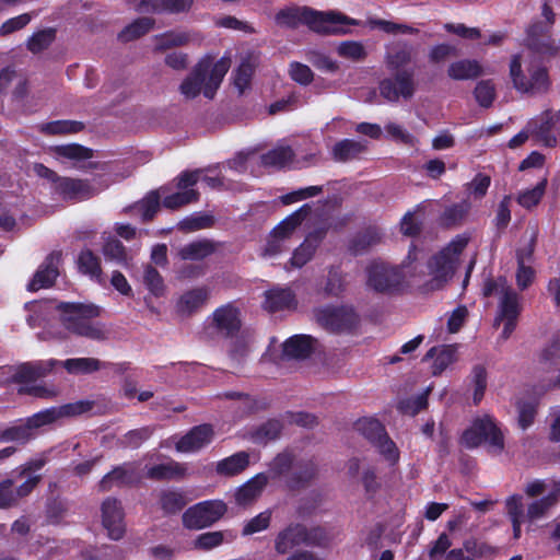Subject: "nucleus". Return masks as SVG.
Returning <instances> with one entry per match:
<instances>
[{
	"mask_svg": "<svg viewBox=\"0 0 560 560\" xmlns=\"http://www.w3.org/2000/svg\"><path fill=\"white\" fill-rule=\"evenodd\" d=\"M527 47L513 55L509 63V77L513 88L521 94L536 95L549 88V75L542 55L558 47L547 30L534 25L528 31Z\"/></svg>",
	"mask_w": 560,
	"mask_h": 560,
	"instance_id": "1",
	"label": "nucleus"
},
{
	"mask_svg": "<svg viewBox=\"0 0 560 560\" xmlns=\"http://www.w3.org/2000/svg\"><path fill=\"white\" fill-rule=\"evenodd\" d=\"M417 253L410 250L399 267L381 260L371 261L365 268L366 287L380 293H394L405 284L418 282L422 270L419 269Z\"/></svg>",
	"mask_w": 560,
	"mask_h": 560,
	"instance_id": "2",
	"label": "nucleus"
},
{
	"mask_svg": "<svg viewBox=\"0 0 560 560\" xmlns=\"http://www.w3.org/2000/svg\"><path fill=\"white\" fill-rule=\"evenodd\" d=\"M277 23L282 26L295 27L307 25L312 31L320 34H345L349 26L359 25L360 22L338 11H316L307 7L289 8L277 14Z\"/></svg>",
	"mask_w": 560,
	"mask_h": 560,
	"instance_id": "3",
	"label": "nucleus"
},
{
	"mask_svg": "<svg viewBox=\"0 0 560 560\" xmlns=\"http://www.w3.org/2000/svg\"><path fill=\"white\" fill-rule=\"evenodd\" d=\"M59 320L71 334L92 340H104L108 330L97 320L103 308L94 303L61 302L56 305Z\"/></svg>",
	"mask_w": 560,
	"mask_h": 560,
	"instance_id": "4",
	"label": "nucleus"
},
{
	"mask_svg": "<svg viewBox=\"0 0 560 560\" xmlns=\"http://www.w3.org/2000/svg\"><path fill=\"white\" fill-rule=\"evenodd\" d=\"M230 67L229 57L213 60L212 57L205 56L180 83V94L187 100H192L200 93L207 98H213Z\"/></svg>",
	"mask_w": 560,
	"mask_h": 560,
	"instance_id": "5",
	"label": "nucleus"
},
{
	"mask_svg": "<svg viewBox=\"0 0 560 560\" xmlns=\"http://www.w3.org/2000/svg\"><path fill=\"white\" fill-rule=\"evenodd\" d=\"M57 364H60L70 374H90L98 371L103 364L95 358H73L65 361L46 360L23 363L18 366H7L2 370L8 373V381L27 383L47 375Z\"/></svg>",
	"mask_w": 560,
	"mask_h": 560,
	"instance_id": "6",
	"label": "nucleus"
},
{
	"mask_svg": "<svg viewBox=\"0 0 560 560\" xmlns=\"http://www.w3.org/2000/svg\"><path fill=\"white\" fill-rule=\"evenodd\" d=\"M483 294L486 296L497 295L499 298L495 325L503 324L501 339H509L516 327L517 317L521 312L518 294L508 284L504 278L487 281L483 287Z\"/></svg>",
	"mask_w": 560,
	"mask_h": 560,
	"instance_id": "7",
	"label": "nucleus"
},
{
	"mask_svg": "<svg viewBox=\"0 0 560 560\" xmlns=\"http://www.w3.org/2000/svg\"><path fill=\"white\" fill-rule=\"evenodd\" d=\"M468 244L466 235H457L428 262L427 285L431 290L442 288L454 275L460 261V255Z\"/></svg>",
	"mask_w": 560,
	"mask_h": 560,
	"instance_id": "8",
	"label": "nucleus"
},
{
	"mask_svg": "<svg viewBox=\"0 0 560 560\" xmlns=\"http://www.w3.org/2000/svg\"><path fill=\"white\" fill-rule=\"evenodd\" d=\"M86 409L88 405L85 402H77L69 404L60 408H50L39 411L30 417L25 422L4 430L1 434V439L3 441H15L24 443L31 438V431L33 429L51 423L63 416L81 413Z\"/></svg>",
	"mask_w": 560,
	"mask_h": 560,
	"instance_id": "9",
	"label": "nucleus"
},
{
	"mask_svg": "<svg viewBox=\"0 0 560 560\" xmlns=\"http://www.w3.org/2000/svg\"><path fill=\"white\" fill-rule=\"evenodd\" d=\"M557 504L553 495L549 493L544 498L536 499L532 501L526 511H524V506L522 503V498L518 495L510 497L506 500V511L510 517V521L513 526V536L515 539H518L522 534V525L524 523L533 524L539 520L545 518L550 509Z\"/></svg>",
	"mask_w": 560,
	"mask_h": 560,
	"instance_id": "10",
	"label": "nucleus"
},
{
	"mask_svg": "<svg viewBox=\"0 0 560 560\" xmlns=\"http://www.w3.org/2000/svg\"><path fill=\"white\" fill-rule=\"evenodd\" d=\"M462 441L467 447H476L486 443L488 451L493 455H500L504 450L503 432L493 418L488 415L476 418L463 433Z\"/></svg>",
	"mask_w": 560,
	"mask_h": 560,
	"instance_id": "11",
	"label": "nucleus"
},
{
	"mask_svg": "<svg viewBox=\"0 0 560 560\" xmlns=\"http://www.w3.org/2000/svg\"><path fill=\"white\" fill-rule=\"evenodd\" d=\"M310 210L311 207L304 205L277 224L270 232L261 255L266 258H273L285 252L290 240L306 219Z\"/></svg>",
	"mask_w": 560,
	"mask_h": 560,
	"instance_id": "12",
	"label": "nucleus"
},
{
	"mask_svg": "<svg viewBox=\"0 0 560 560\" xmlns=\"http://www.w3.org/2000/svg\"><path fill=\"white\" fill-rule=\"evenodd\" d=\"M199 170L184 172L176 178V191L170 192L167 187H161L160 190H164L162 205L167 209L175 210L198 200L199 192L194 189V186L199 182Z\"/></svg>",
	"mask_w": 560,
	"mask_h": 560,
	"instance_id": "13",
	"label": "nucleus"
},
{
	"mask_svg": "<svg viewBox=\"0 0 560 560\" xmlns=\"http://www.w3.org/2000/svg\"><path fill=\"white\" fill-rule=\"evenodd\" d=\"M226 512V504L221 500H209L195 504L183 514L187 528L200 529L219 521Z\"/></svg>",
	"mask_w": 560,
	"mask_h": 560,
	"instance_id": "14",
	"label": "nucleus"
},
{
	"mask_svg": "<svg viewBox=\"0 0 560 560\" xmlns=\"http://www.w3.org/2000/svg\"><path fill=\"white\" fill-rule=\"evenodd\" d=\"M316 320L330 331H348L354 328L359 317L351 306H326L315 313Z\"/></svg>",
	"mask_w": 560,
	"mask_h": 560,
	"instance_id": "15",
	"label": "nucleus"
},
{
	"mask_svg": "<svg viewBox=\"0 0 560 560\" xmlns=\"http://www.w3.org/2000/svg\"><path fill=\"white\" fill-rule=\"evenodd\" d=\"M416 91L413 72L404 70L394 79H384L380 83V93L388 102H397L400 97L411 98Z\"/></svg>",
	"mask_w": 560,
	"mask_h": 560,
	"instance_id": "16",
	"label": "nucleus"
},
{
	"mask_svg": "<svg viewBox=\"0 0 560 560\" xmlns=\"http://www.w3.org/2000/svg\"><path fill=\"white\" fill-rule=\"evenodd\" d=\"M102 523L109 538L118 540L125 533L124 515L119 502L106 499L102 504Z\"/></svg>",
	"mask_w": 560,
	"mask_h": 560,
	"instance_id": "17",
	"label": "nucleus"
},
{
	"mask_svg": "<svg viewBox=\"0 0 560 560\" xmlns=\"http://www.w3.org/2000/svg\"><path fill=\"white\" fill-rule=\"evenodd\" d=\"M52 152L62 164L80 168L93 167V162L90 161L93 155L92 151L80 144L58 145L52 149Z\"/></svg>",
	"mask_w": 560,
	"mask_h": 560,
	"instance_id": "18",
	"label": "nucleus"
},
{
	"mask_svg": "<svg viewBox=\"0 0 560 560\" xmlns=\"http://www.w3.org/2000/svg\"><path fill=\"white\" fill-rule=\"evenodd\" d=\"M214 328L224 336H232L241 328V312L233 304L218 307L211 316Z\"/></svg>",
	"mask_w": 560,
	"mask_h": 560,
	"instance_id": "19",
	"label": "nucleus"
},
{
	"mask_svg": "<svg viewBox=\"0 0 560 560\" xmlns=\"http://www.w3.org/2000/svg\"><path fill=\"white\" fill-rule=\"evenodd\" d=\"M55 190L65 199L82 200L101 191L102 187H94L81 179L65 177L57 179Z\"/></svg>",
	"mask_w": 560,
	"mask_h": 560,
	"instance_id": "20",
	"label": "nucleus"
},
{
	"mask_svg": "<svg viewBox=\"0 0 560 560\" xmlns=\"http://www.w3.org/2000/svg\"><path fill=\"white\" fill-rule=\"evenodd\" d=\"M60 261L59 254L49 255L46 260L39 266L33 279L28 283L30 291H38L44 288H49L55 282L59 275L58 265Z\"/></svg>",
	"mask_w": 560,
	"mask_h": 560,
	"instance_id": "21",
	"label": "nucleus"
},
{
	"mask_svg": "<svg viewBox=\"0 0 560 560\" xmlns=\"http://www.w3.org/2000/svg\"><path fill=\"white\" fill-rule=\"evenodd\" d=\"M457 349L456 345L433 347L425 353L423 361H431L432 374L439 375L457 361Z\"/></svg>",
	"mask_w": 560,
	"mask_h": 560,
	"instance_id": "22",
	"label": "nucleus"
},
{
	"mask_svg": "<svg viewBox=\"0 0 560 560\" xmlns=\"http://www.w3.org/2000/svg\"><path fill=\"white\" fill-rule=\"evenodd\" d=\"M213 438V430L208 424L191 429L186 435L178 440L176 450L184 453L196 452L209 444Z\"/></svg>",
	"mask_w": 560,
	"mask_h": 560,
	"instance_id": "23",
	"label": "nucleus"
},
{
	"mask_svg": "<svg viewBox=\"0 0 560 560\" xmlns=\"http://www.w3.org/2000/svg\"><path fill=\"white\" fill-rule=\"evenodd\" d=\"M323 240L322 232H315L308 234L303 243H301L292 253L285 268H302L305 266L314 256L317 247Z\"/></svg>",
	"mask_w": 560,
	"mask_h": 560,
	"instance_id": "24",
	"label": "nucleus"
},
{
	"mask_svg": "<svg viewBox=\"0 0 560 560\" xmlns=\"http://www.w3.org/2000/svg\"><path fill=\"white\" fill-rule=\"evenodd\" d=\"M154 42L156 50H165L173 47L199 45L202 42V36L196 32L175 31L156 36Z\"/></svg>",
	"mask_w": 560,
	"mask_h": 560,
	"instance_id": "25",
	"label": "nucleus"
},
{
	"mask_svg": "<svg viewBox=\"0 0 560 560\" xmlns=\"http://www.w3.org/2000/svg\"><path fill=\"white\" fill-rule=\"evenodd\" d=\"M264 308L269 312L294 310L298 305L294 292L290 288H272L265 292Z\"/></svg>",
	"mask_w": 560,
	"mask_h": 560,
	"instance_id": "26",
	"label": "nucleus"
},
{
	"mask_svg": "<svg viewBox=\"0 0 560 560\" xmlns=\"http://www.w3.org/2000/svg\"><path fill=\"white\" fill-rule=\"evenodd\" d=\"M559 124L558 113L547 112L540 118V125L538 120H532L528 122V129L532 135H536L546 145H553L557 141L555 131Z\"/></svg>",
	"mask_w": 560,
	"mask_h": 560,
	"instance_id": "27",
	"label": "nucleus"
},
{
	"mask_svg": "<svg viewBox=\"0 0 560 560\" xmlns=\"http://www.w3.org/2000/svg\"><path fill=\"white\" fill-rule=\"evenodd\" d=\"M258 65V56L254 52H247L241 58L238 67L233 72L234 85L243 94L250 88V82Z\"/></svg>",
	"mask_w": 560,
	"mask_h": 560,
	"instance_id": "28",
	"label": "nucleus"
},
{
	"mask_svg": "<svg viewBox=\"0 0 560 560\" xmlns=\"http://www.w3.org/2000/svg\"><path fill=\"white\" fill-rule=\"evenodd\" d=\"M267 483L268 477L265 474H257L236 490V503L242 506L252 504L260 497Z\"/></svg>",
	"mask_w": 560,
	"mask_h": 560,
	"instance_id": "29",
	"label": "nucleus"
},
{
	"mask_svg": "<svg viewBox=\"0 0 560 560\" xmlns=\"http://www.w3.org/2000/svg\"><path fill=\"white\" fill-rule=\"evenodd\" d=\"M316 348V340L308 335H295L283 343V355L288 359L307 358Z\"/></svg>",
	"mask_w": 560,
	"mask_h": 560,
	"instance_id": "30",
	"label": "nucleus"
},
{
	"mask_svg": "<svg viewBox=\"0 0 560 560\" xmlns=\"http://www.w3.org/2000/svg\"><path fill=\"white\" fill-rule=\"evenodd\" d=\"M412 47L405 43H392L386 46L385 63L392 71L400 72L412 59Z\"/></svg>",
	"mask_w": 560,
	"mask_h": 560,
	"instance_id": "31",
	"label": "nucleus"
},
{
	"mask_svg": "<svg viewBox=\"0 0 560 560\" xmlns=\"http://www.w3.org/2000/svg\"><path fill=\"white\" fill-rule=\"evenodd\" d=\"M142 283L149 291V296L144 298V302L152 312H158L153 306H151L150 296L160 299L166 295L167 287L164 282L163 277L155 268H153L150 265H147L143 269Z\"/></svg>",
	"mask_w": 560,
	"mask_h": 560,
	"instance_id": "32",
	"label": "nucleus"
},
{
	"mask_svg": "<svg viewBox=\"0 0 560 560\" xmlns=\"http://www.w3.org/2000/svg\"><path fill=\"white\" fill-rule=\"evenodd\" d=\"M210 296L209 289L199 287L186 291L180 295L176 303V308L180 314L190 315L202 307Z\"/></svg>",
	"mask_w": 560,
	"mask_h": 560,
	"instance_id": "33",
	"label": "nucleus"
},
{
	"mask_svg": "<svg viewBox=\"0 0 560 560\" xmlns=\"http://www.w3.org/2000/svg\"><path fill=\"white\" fill-rule=\"evenodd\" d=\"M137 479L138 476L133 466L122 465L103 477L100 482V489L102 491H107L115 486H122L135 482Z\"/></svg>",
	"mask_w": 560,
	"mask_h": 560,
	"instance_id": "34",
	"label": "nucleus"
},
{
	"mask_svg": "<svg viewBox=\"0 0 560 560\" xmlns=\"http://www.w3.org/2000/svg\"><path fill=\"white\" fill-rule=\"evenodd\" d=\"M78 268L81 273L88 276L96 283H105L100 258L95 256L90 249H84L80 253L78 257Z\"/></svg>",
	"mask_w": 560,
	"mask_h": 560,
	"instance_id": "35",
	"label": "nucleus"
},
{
	"mask_svg": "<svg viewBox=\"0 0 560 560\" xmlns=\"http://www.w3.org/2000/svg\"><path fill=\"white\" fill-rule=\"evenodd\" d=\"M306 533L303 526L294 525L289 526L283 532L279 533L276 539V550L279 553H285L293 547L306 540Z\"/></svg>",
	"mask_w": 560,
	"mask_h": 560,
	"instance_id": "36",
	"label": "nucleus"
},
{
	"mask_svg": "<svg viewBox=\"0 0 560 560\" xmlns=\"http://www.w3.org/2000/svg\"><path fill=\"white\" fill-rule=\"evenodd\" d=\"M483 73L481 65L476 60L462 59L452 62L447 74L453 80H471Z\"/></svg>",
	"mask_w": 560,
	"mask_h": 560,
	"instance_id": "37",
	"label": "nucleus"
},
{
	"mask_svg": "<svg viewBox=\"0 0 560 560\" xmlns=\"http://www.w3.org/2000/svg\"><path fill=\"white\" fill-rule=\"evenodd\" d=\"M19 477L24 478L25 480L21 486H19L15 494L10 491V488L13 485V480L8 479L0 485V494L4 495V498H14V501L11 505L15 504L19 498L27 495L40 480L39 475L28 472L22 474V471L19 474Z\"/></svg>",
	"mask_w": 560,
	"mask_h": 560,
	"instance_id": "38",
	"label": "nucleus"
},
{
	"mask_svg": "<svg viewBox=\"0 0 560 560\" xmlns=\"http://www.w3.org/2000/svg\"><path fill=\"white\" fill-rule=\"evenodd\" d=\"M192 0H142L140 10L144 12H183L188 10Z\"/></svg>",
	"mask_w": 560,
	"mask_h": 560,
	"instance_id": "39",
	"label": "nucleus"
},
{
	"mask_svg": "<svg viewBox=\"0 0 560 560\" xmlns=\"http://www.w3.org/2000/svg\"><path fill=\"white\" fill-rule=\"evenodd\" d=\"M248 465L249 454L246 452H238L218 462L215 470L219 475L235 476L241 474Z\"/></svg>",
	"mask_w": 560,
	"mask_h": 560,
	"instance_id": "40",
	"label": "nucleus"
},
{
	"mask_svg": "<svg viewBox=\"0 0 560 560\" xmlns=\"http://www.w3.org/2000/svg\"><path fill=\"white\" fill-rule=\"evenodd\" d=\"M104 244L102 253L106 259L113 260L121 266L127 267L131 258L128 256L126 248L115 237L103 235Z\"/></svg>",
	"mask_w": 560,
	"mask_h": 560,
	"instance_id": "41",
	"label": "nucleus"
},
{
	"mask_svg": "<svg viewBox=\"0 0 560 560\" xmlns=\"http://www.w3.org/2000/svg\"><path fill=\"white\" fill-rule=\"evenodd\" d=\"M294 155L295 153L291 147L280 143L261 155V163L266 166L283 167L293 161Z\"/></svg>",
	"mask_w": 560,
	"mask_h": 560,
	"instance_id": "42",
	"label": "nucleus"
},
{
	"mask_svg": "<svg viewBox=\"0 0 560 560\" xmlns=\"http://www.w3.org/2000/svg\"><path fill=\"white\" fill-rule=\"evenodd\" d=\"M366 149L365 141H355L345 139L337 142L332 149L334 159L337 161H347L357 158Z\"/></svg>",
	"mask_w": 560,
	"mask_h": 560,
	"instance_id": "43",
	"label": "nucleus"
},
{
	"mask_svg": "<svg viewBox=\"0 0 560 560\" xmlns=\"http://www.w3.org/2000/svg\"><path fill=\"white\" fill-rule=\"evenodd\" d=\"M235 537V534L231 530L208 532L197 537L195 546L199 549L210 550L224 542H232Z\"/></svg>",
	"mask_w": 560,
	"mask_h": 560,
	"instance_id": "44",
	"label": "nucleus"
},
{
	"mask_svg": "<svg viewBox=\"0 0 560 560\" xmlns=\"http://www.w3.org/2000/svg\"><path fill=\"white\" fill-rule=\"evenodd\" d=\"M164 190L156 189L148 194L141 201L133 206V210L137 211L142 220H150L156 213L162 201V194Z\"/></svg>",
	"mask_w": 560,
	"mask_h": 560,
	"instance_id": "45",
	"label": "nucleus"
},
{
	"mask_svg": "<svg viewBox=\"0 0 560 560\" xmlns=\"http://www.w3.org/2000/svg\"><path fill=\"white\" fill-rule=\"evenodd\" d=\"M214 247L209 241H197L185 245L178 252V255L184 260H200L212 254Z\"/></svg>",
	"mask_w": 560,
	"mask_h": 560,
	"instance_id": "46",
	"label": "nucleus"
},
{
	"mask_svg": "<svg viewBox=\"0 0 560 560\" xmlns=\"http://www.w3.org/2000/svg\"><path fill=\"white\" fill-rule=\"evenodd\" d=\"M355 428L362 435L371 441L373 445L387 434L382 423L373 418H363L358 420Z\"/></svg>",
	"mask_w": 560,
	"mask_h": 560,
	"instance_id": "47",
	"label": "nucleus"
},
{
	"mask_svg": "<svg viewBox=\"0 0 560 560\" xmlns=\"http://www.w3.org/2000/svg\"><path fill=\"white\" fill-rule=\"evenodd\" d=\"M184 474H185V468L182 465H179L178 463H175L173 460L152 466V467L148 468V471H147V475L150 478H155V479L174 478V477L183 476Z\"/></svg>",
	"mask_w": 560,
	"mask_h": 560,
	"instance_id": "48",
	"label": "nucleus"
},
{
	"mask_svg": "<svg viewBox=\"0 0 560 560\" xmlns=\"http://www.w3.org/2000/svg\"><path fill=\"white\" fill-rule=\"evenodd\" d=\"M337 54L351 61H361L366 56L365 47L357 40H345L338 44Z\"/></svg>",
	"mask_w": 560,
	"mask_h": 560,
	"instance_id": "49",
	"label": "nucleus"
},
{
	"mask_svg": "<svg viewBox=\"0 0 560 560\" xmlns=\"http://www.w3.org/2000/svg\"><path fill=\"white\" fill-rule=\"evenodd\" d=\"M381 457L388 464L395 466L399 460V450L395 442L386 434L377 443L374 444Z\"/></svg>",
	"mask_w": 560,
	"mask_h": 560,
	"instance_id": "50",
	"label": "nucleus"
},
{
	"mask_svg": "<svg viewBox=\"0 0 560 560\" xmlns=\"http://www.w3.org/2000/svg\"><path fill=\"white\" fill-rule=\"evenodd\" d=\"M152 26L153 20L150 18H141L125 27V30L119 34V37L125 42L132 40L148 33Z\"/></svg>",
	"mask_w": 560,
	"mask_h": 560,
	"instance_id": "51",
	"label": "nucleus"
},
{
	"mask_svg": "<svg viewBox=\"0 0 560 560\" xmlns=\"http://www.w3.org/2000/svg\"><path fill=\"white\" fill-rule=\"evenodd\" d=\"M282 425L278 420H269L261 424L253 435L256 443H267L277 439L281 432Z\"/></svg>",
	"mask_w": 560,
	"mask_h": 560,
	"instance_id": "52",
	"label": "nucleus"
},
{
	"mask_svg": "<svg viewBox=\"0 0 560 560\" xmlns=\"http://www.w3.org/2000/svg\"><path fill=\"white\" fill-rule=\"evenodd\" d=\"M463 549L471 557L479 559H491L497 552L494 547L476 539H466L463 542Z\"/></svg>",
	"mask_w": 560,
	"mask_h": 560,
	"instance_id": "53",
	"label": "nucleus"
},
{
	"mask_svg": "<svg viewBox=\"0 0 560 560\" xmlns=\"http://www.w3.org/2000/svg\"><path fill=\"white\" fill-rule=\"evenodd\" d=\"M370 28H380L388 34H411L415 30L406 24H398L395 22L381 20V19H369L366 22Z\"/></svg>",
	"mask_w": 560,
	"mask_h": 560,
	"instance_id": "54",
	"label": "nucleus"
},
{
	"mask_svg": "<svg viewBox=\"0 0 560 560\" xmlns=\"http://www.w3.org/2000/svg\"><path fill=\"white\" fill-rule=\"evenodd\" d=\"M82 128V124L71 120H58L48 124H44L40 129L42 131L49 135H67L79 131Z\"/></svg>",
	"mask_w": 560,
	"mask_h": 560,
	"instance_id": "55",
	"label": "nucleus"
},
{
	"mask_svg": "<svg viewBox=\"0 0 560 560\" xmlns=\"http://www.w3.org/2000/svg\"><path fill=\"white\" fill-rule=\"evenodd\" d=\"M547 179L544 178L534 188L525 190L520 194L517 201L522 207L532 208L535 207L541 199L546 189Z\"/></svg>",
	"mask_w": 560,
	"mask_h": 560,
	"instance_id": "56",
	"label": "nucleus"
},
{
	"mask_svg": "<svg viewBox=\"0 0 560 560\" xmlns=\"http://www.w3.org/2000/svg\"><path fill=\"white\" fill-rule=\"evenodd\" d=\"M271 512L264 511L255 517L247 521L243 527L242 534L244 536L253 535L266 529L270 524Z\"/></svg>",
	"mask_w": 560,
	"mask_h": 560,
	"instance_id": "57",
	"label": "nucleus"
},
{
	"mask_svg": "<svg viewBox=\"0 0 560 560\" xmlns=\"http://www.w3.org/2000/svg\"><path fill=\"white\" fill-rule=\"evenodd\" d=\"M471 383L474 385V401L478 404L485 394L487 387V372L481 365H476L471 372Z\"/></svg>",
	"mask_w": 560,
	"mask_h": 560,
	"instance_id": "58",
	"label": "nucleus"
},
{
	"mask_svg": "<svg viewBox=\"0 0 560 560\" xmlns=\"http://www.w3.org/2000/svg\"><path fill=\"white\" fill-rule=\"evenodd\" d=\"M490 183V176L477 174L472 180L466 185V191L475 199H481L487 194Z\"/></svg>",
	"mask_w": 560,
	"mask_h": 560,
	"instance_id": "59",
	"label": "nucleus"
},
{
	"mask_svg": "<svg viewBox=\"0 0 560 560\" xmlns=\"http://www.w3.org/2000/svg\"><path fill=\"white\" fill-rule=\"evenodd\" d=\"M475 97L480 106L488 107L495 97V89L491 81H480L475 89Z\"/></svg>",
	"mask_w": 560,
	"mask_h": 560,
	"instance_id": "60",
	"label": "nucleus"
},
{
	"mask_svg": "<svg viewBox=\"0 0 560 560\" xmlns=\"http://www.w3.org/2000/svg\"><path fill=\"white\" fill-rule=\"evenodd\" d=\"M55 38L54 30H44L39 31L28 39L27 46L28 49L33 52L42 51L47 48Z\"/></svg>",
	"mask_w": 560,
	"mask_h": 560,
	"instance_id": "61",
	"label": "nucleus"
},
{
	"mask_svg": "<svg viewBox=\"0 0 560 560\" xmlns=\"http://www.w3.org/2000/svg\"><path fill=\"white\" fill-rule=\"evenodd\" d=\"M515 278L520 290L527 289L534 281L535 270L530 265L525 264L523 256H520V262H517V271Z\"/></svg>",
	"mask_w": 560,
	"mask_h": 560,
	"instance_id": "62",
	"label": "nucleus"
},
{
	"mask_svg": "<svg viewBox=\"0 0 560 560\" xmlns=\"http://www.w3.org/2000/svg\"><path fill=\"white\" fill-rule=\"evenodd\" d=\"M452 540L447 534L442 533L436 540H434L429 548V558L431 560H440L441 557L447 556Z\"/></svg>",
	"mask_w": 560,
	"mask_h": 560,
	"instance_id": "63",
	"label": "nucleus"
},
{
	"mask_svg": "<svg viewBox=\"0 0 560 560\" xmlns=\"http://www.w3.org/2000/svg\"><path fill=\"white\" fill-rule=\"evenodd\" d=\"M291 79L299 84L307 85L313 81L314 74L311 68L300 62H291L289 68Z\"/></svg>",
	"mask_w": 560,
	"mask_h": 560,
	"instance_id": "64",
	"label": "nucleus"
}]
</instances>
